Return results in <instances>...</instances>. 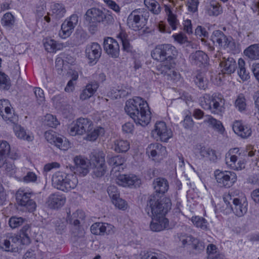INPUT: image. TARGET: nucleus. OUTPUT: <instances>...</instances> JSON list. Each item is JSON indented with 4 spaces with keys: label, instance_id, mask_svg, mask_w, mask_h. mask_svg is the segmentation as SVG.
Instances as JSON below:
<instances>
[{
    "label": "nucleus",
    "instance_id": "nucleus-1",
    "mask_svg": "<svg viewBox=\"0 0 259 259\" xmlns=\"http://www.w3.org/2000/svg\"><path fill=\"white\" fill-rule=\"evenodd\" d=\"M125 112L137 124L147 125L151 120V112L147 102L139 97L128 100L124 107Z\"/></svg>",
    "mask_w": 259,
    "mask_h": 259
},
{
    "label": "nucleus",
    "instance_id": "nucleus-2",
    "mask_svg": "<svg viewBox=\"0 0 259 259\" xmlns=\"http://www.w3.org/2000/svg\"><path fill=\"white\" fill-rule=\"evenodd\" d=\"M256 150L251 145H247L245 150L239 148L230 149L225 155V162L227 166L235 170H240L245 167L246 162L243 160H239L238 162V157L241 154H247L249 157H253L255 155Z\"/></svg>",
    "mask_w": 259,
    "mask_h": 259
},
{
    "label": "nucleus",
    "instance_id": "nucleus-3",
    "mask_svg": "<svg viewBox=\"0 0 259 259\" xmlns=\"http://www.w3.org/2000/svg\"><path fill=\"white\" fill-rule=\"evenodd\" d=\"M171 206L169 198L164 197L160 199L156 194L149 197L145 210L150 217L165 216L171 209Z\"/></svg>",
    "mask_w": 259,
    "mask_h": 259
},
{
    "label": "nucleus",
    "instance_id": "nucleus-4",
    "mask_svg": "<svg viewBox=\"0 0 259 259\" xmlns=\"http://www.w3.org/2000/svg\"><path fill=\"white\" fill-rule=\"evenodd\" d=\"M52 182L56 189L68 192L76 188L78 181L76 175L57 171L53 175Z\"/></svg>",
    "mask_w": 259,
    "mask_h": 259
},
{
    "label": "nucleus",
    "instance_id": "nucleus-5",
    "mask_svg": "<svg viewBox=\"0 0 259 259\" xmlns=\"http://www.w3.org/2000/svg\"><path fill=\"white\" fill-rule=\"evenodd\" d=\"M148 18L149 12L146 9H136L128 15L127 24L131 29L135 31L139 30L146 25Z\"/></svg>",
    "mask_w": 259,
    "mask_h": 259
},
{
    "label": "nucleus",
    "instance_id": "nucleus-6",
    "mask_svg": "<svg viewBox=\"0 0 259 259\" xmlns=\"http://www.w3.org/2000/svg\"><path fill=\"white\" fill-rule=\"evenodd\" d=\"M177 54L176 48L170 44L157 46L151 52L152 58L159 62L170 61Z\"/></svg>",
    "mask_w": 259,
    "mask_h": 259
},
{
    "label": "nucleus",
    "instance_id": "nucleus-7",
    "mask_svg": "<svg viewBox=\"0 0 259 259\" xmlns=\"http://www.w3.org/2000/svg\"><path fill=\"white\" fill-rule=\"evenodd\" d=\"M105 154L102 151H94L90 156V163L93 169V174L99 178L104 176L106 170Z\"/></svg>",
    "mask_w": 259,
    "mask_h": 259
},
{
    "label": "nucleus",
    "instance_id": "nucleus-8",
    "mask_svg": "<svg viewBox=\"0 0 259 259\" xmlns=\"http://www.w3.org/2000/svg\"><path fill=\"white\" fill-rule=\"evenodd\" d=\"M152 136L157 140L162 142H167L172 136V132L168 128L166 123L163 121H157L154 126V129L152 131Z\"/></svg>",
    "mask_w": 259,
    "mask_h": 259
},
{
    "label": "nucleus",
    "instance_id": "nucleus-9",
    "mask_svg": "<svg viewBox=\"0 0 259 259\" xmlns=\"http://www.w3.org/2000/svg\"><path fill=\"white\" fill-rule=\"evenodd\" d=\"M30 193L19 190L16 194V200L18 205L23 206V209L29 212H33L35 210L36 205L35 202L30 199Z\"/></svg>",
    "mask_w": 259,
    "mask_h": 259
},
{
    "label": "nucleus",
    "instance_id": "nucleus-10",
    "mask_svg": "<svg viewBox=\"0 0 259 259\" xmlns=\"http://www.w3.org/2000/svg\"><path fill=\"white\" fill-rule=\"evenodd\" d=\"M215 177L220 186L226 188L231 187L237 181L236 174L231 171L216 170Z\"/></svg>",
    "mask_w": 259,
    "mask_h": 259
},
{
    "label": "nucleus",
    "instance_id": "nucleus-11",
    "mask_svg": "<svg viewBox=\"0 0 259 259\" xmlns=\"http://www.w3.org/2000/svg\"><path fill=\"white\" fill-rule=\"evenodd\" d=\"M78 22V17L76 14H73L65 19L61 25V30L59 35L62 38L65 39L70 36L75 27Z\"/></svg>",
    "mask_w": 259,
    "mask_h": 259
},
{
    "label": "nucleus",
    "instance_id": "nucleus-12",
    "mask_svg": "<svg viewBox=\"0 0 259 259\" xmlns=\"http://www.w3.org/2000/svg\"><path fill=\"white\" fill-rule=\"evenodd\" d=\"M11 106V104L8 100H1L0 115L5 121L15 123L18 121V117L14 114V111Z\"/></svg>",
    "mask_w": 259,
    "mask_h": 259
},
{
    "label": "nucleus",
    "instance_id": "nucleus-13",
    "mask_svg": "<svg viewBox=\"0 0 259 259\" xmlns=\"http://www.w3.org/2000/svg\"><path fill=\"white\" fill-rule=\"evenodd\" d=\"M45 139L51 144H54L57 148L62 150H66L70 147L68 141L64 140L60 137L55 132L50 130L45 132Z\"/></svg>",
    "mask_w": 259,
    "mask_h": 259
},
{
    "label": "nucleus",
    "instance_id": "nucleus-14",
    "mask_svg": "<svg viewBox=\"0 0 259 259\" xmlns=\"http://www.w3.org/2000/svg\"><path fill=\"white\" fill-rule=\"evenodd\" d=\"M22 244L21 236L16 234L8 233L6 238L1 243L2 247L7 251H15L18 249L17 246L19 244Z\"/></svg>",
    "mask_w": 259,
    "mask_h": 259
},
{
    "label": "nucleus",
    "instance_id": "nucleus-15",
    "mask_svg": "<svg viewBox=\"0 0 259 259\" xmlns=\"http://www.w3.org/2000/svg\"><path fill=\"white\" fill-rule=\"evenodd\" d=\"M85 54L90 61L89 63L95 64L101 56L102 49L99 44L93 42L87 46Z\"/></svg>",
    "mask_w": 259,
    "mask_h": 259
},
{
    "label": "nucleus",
    "instance_id": "nucleus-16",
    "mask_svg": "<svg viewBox=\"0 0 259 259\" xmlns=\"http://www.w3.org/2000/svg\"><path fill=\"white\" fill-rule=\"evenodd\" d=\"M116 183L122 187H139L141 180L136 176L134 175H120L116 179Z\"/></svg>",
    "mask_w": 259,
    "mask_h": 259
},
{
    "label": "nucleus",
    "instance_id": "nucleus-17",
    "mask_svg": "<svg viewBox=\"0 0 259 259\" xmlns=\"http://www.w3.org/2000/svg\"><path fill=\"white\" fill-rule=\"evenodd\" d=\"M103 47L105 52L112 58H116L119 55L118 42L112 37H108L104 40Z\"/></svg>",
    "mask_w": 259,
    "mask_h": 259
},
{
    "label": "nucleus",
    "instance_id": "nucleus-18",
    "mask_svg": "<svg viewBox=\"0 0 259 259\" xmlns=\"http://www.w3.org/2000/svg\"><path fill=\"white\" fill-rule=\"evenodd\" d=\"M232 202L231 208L236 215L241 217L247 212L248 202L246 197L234 198Z\"/></svg>",
    "mask_w": 259,
    "mask_h": 259
},
{
    "label": "nucleus",
    "instance_id": "nucleus-19",
    "mask_svg": "<svg viewBox=\"0 0 259 259\" xmlns=\"http://www.w3.org/2000/svg\"><path fill=\"white\" fill-rule=\"evenodd\" d=\"M75 167H73L74 174L84 176L89 172V162L87 159L81 156H76L74 158Z\"/></svg>",
    "mask_w": 259,
    "mask_h": 259
},
{
    "label": "nucleus",
    "instance_id": "nucleus-20",
    "mask_svg": "<svg viewBox=\"0 0 259 259\" xmlns=\"http://www.w3.org/2000/svg\"><path fill=\"white\" fill-rule=\"evenodd\" d=\"M150 229L153 232H160L169 227V221L165 216L150 217Z\"/></svg>",
    "mask_w": 259,
    "mask_h": 259
},
{
    "label": "nucleus",
    "instance_id": "nucleus-21",
    "mask_svg": "<svg viewBox=\"0 0 259 259\" xmlns=\"http://www.w3.org/2000/svg\"><path fill=\"white\" fill-rule=\"evenodd\" d=\"M99 87L98 82L95 80L89 82L81 91L79 99L81 101L89 99L97 92Z\"/></svg>",
    "mask_w": 259,
    "mask_h": 259
},
{
    "label": "nucleus",
    "instance_id": "nucleus-22",
    "mask_svg": "<svg viewBox=\"0 0 259 259\" xmlns=\"http://www.w3.org/2000/svg\"><path fill=\"white\" fill-rule=\"evenodd\" d=\"M225 100L220 94H213L210 112L214 114L221 115L225 111Z\"/></svg>",
    "mask_w": 259,
    "mask_h": 259
},
{
    "label": "nucleus",
    "instance_id": "nucleus-23",
    "mask_svg": "<svg viewBox=\"0 0 259 259\" xmlns=\"http://www.w3.org/2000/svg\"><path fill=\"white\" fill-rule=\"evenodd\" d=\"M146 153L153 158H162L166 155V148L159 143L149 145L146 149Z\"/></svg>",
    "mask_w": 259,
    "mask_h": 259
},
{
    "label": "nucleus",
    "instance_id": "nucleus-24",
    "mask_svg": "<svg viewBox=\"0 0 259 259\" xmlns=\"http://www.w3.org/2000/svg\"><path fill=\"white\" fill-rule=\"evenodd\" d=\"M195 155L199 158H208L214 161L217 159L215 151L211 149L207 148L201 145L197 146L195 149Z\"/></svg>",
    "mask_w": 259,
    "mask_h": 259
},
{
    "label": "nucleus",
    "instance_id": "nucleus-25",
    "mask_svg": "<svg viewBox=\"0 0 259 259\" xmlns=\"http://www.w3.org/2000/svg\"><path fill=\"white\" fill-rule=\"evenodd\" d=\"M232 128L235 134L242 138H247L251 135V129L249 126L244 125L241 121L234 122Z\"/></svg>",
    "mask_w": 259,
    "mask_h": 259
},
{
    "label": "nucleus",
    "instance_id": "nucleus-26",
    "mask_svg": "<svg viewBox=\"0 0 259 259\" xmlns=\"http://www.w3.org/2000/svg\"><path fill=\"white\" fill-rule=\"evenodd\" d=\"M84 18L90 23L101 22L103 21V12L97 8L90 9L86 12Z\"/></svg>",
    "mask_w": 259,
    "mask_h": 259
},
{
    "label": "nucleus",
    "instance_id": "nucleus-27",
    "mask_svg": "<svg viewBox=\"0 0 259 259\" xmlns=\"http://www.w3.org/2000/svg\"><path fill=\"white\" fill-rule=\"evenodd\" d=\"M223 74H230L233 73L237 67L236 62L233 58H223L220 64Z\"/></svg>",
    "mask_w": 259,
    "mask_h": 259
},
{
    "label": "nucleus",
    "instance_id": "nucleus-28",
    "mask_svg": "<svg viewBox=\"0 0 259 259\" xmlns=\"http://www.w3.org/2000/svg\"><path fill=\"white\" fill-rule=\"evenodd\" d=\"M65 198L57 193L51 194L48 199L47 203L50 207L54 209L62 206L65 202Z\"/></svg>",
    "mask_w": 259,
    "mask_h": 259
},
{
    "label": "nucleus",
    "instance_id": "nucleus-29",
    "mask_svg": "<svg viewBox=\"0 0 259 259\" xmlns=\"http://www.w3.org/2000/svg\"><path fill=\"white\" fill-rule=\"evenodd\" d=\"M13 123V130L16 137L21 140L31 142L34 139V136L31 133H27L25 129L20 125Z\"/></svg>",
    "mask_w": 259,
    "mask_h": 259
},
{
    "label": "nucleus",
    "instance_id": "nucleus-30",
    "mask_svg": "<svg viewBox=\"0 0 259 259\" xmlns=\"http://www.w3.org/2000/svg\"><path fill=\"white\" fill-rule=\"evenodd\" d=\"M206 13L210 16H217L222 12V8L221 5L214 1H210L205 7Z\"/></svg>",
    "mask_w": 259,
    "mask_h": 259
},
{
    "label": "nucleus",
    "instance_id": "nucleus-31",
    "mask_svg": "<svg viewBox=\"0 0 259 259\" xmlns=\"http://www.w3.org/2000/svg\"><path fill=\"white\" fill-rule=\"evenodd\" d=\"M171 63L164 64L161 66V73L167 76L168 79L176 81L180 77V74L172 69Z\"/></svg>",
    "mask_w": 259,
    "mask_h": 259
},
{
    "label": "nucleus",
    "instance_id": "nucleus-32",
    "mask_svg": "<svg viewBox=\"0 0 259 259\" xmlns=\"http://www.w3.org/2000/svg\"><path fill=\"white\" fill-rule=\"evenodd\" d=\"M154 189L157 193H164L168 189L167 181L163 178L155 179L153 183Z\"/></svg>",
    "mask_w": 259,
    "mask_h": 259
},
{
    "label": "nucleus",
    "instance_id": "nucleus-33",
    "mask_svg": "<svg viewBox=\"0 0 259 259\" xmlns=\"http://www.w3.org/2000/svg\"><path fill=\"white\" fill-rule=\"evenodd\" d=\"M208 57L203 52L201 51H196L192 53L190 56V59L192 63L200 65L205 64L207 61Z\"/></svg>",
    "mask_w": 259,
    "mask_h": 259
},
{
    "label": "nucleus",
    "instance_id": "nucleus-34",
    "mask_svg": "<svg viewBox=\"0 0 259 259\" xmlns=\"http://www.w3.org/2000/svg\"><path fill=\"white\" fill-rule=\"evenodd\" d=\"M211 37L213 43H217L220 46L227 47L229 45L228 38L221 30L214 31Z\"/></svg>",
    "mask_w": 259,
    "mask_h": 259
},
{
    "label": "nucleus",
    "instance_id": "nucleus-35",
    "mask_svg": "<svg viewBox=\"0 0 259 259\" xmlns=\"http://www.w3.org/2000/svg\"><path fill=\"white\" fill-rule=\"evenodd\" d=\"M164 11L169 25L172 30H176L179 24L177 16L172 13L170 7L167 5H164Z\"/></svg>",
    "mask_w": 259,
    "mask_h": 259
},
{
    "label": "nucleus",
    "instance_id": "nucleus-36",
    "mask_svg": "<svg viewBox=\"0 0 259 259\" xmlns=\"http://www.w3.org/2000/svg\"><path fill=\"white\" fill-rule=\"evenodd\" d=\"M85 218V214L83 211L77 210L71 215L70 211L67 212V221L74 226H78L80 224V220H82Z\"/></svg>",
    "mask_w": 259,
    "mask_h": 259
},
{
    "label": "nucleus",
    "instance_id": "nucleus-37",
    "mask_svg": "<svg viewBox=\"0 0 259 259\" xmlns=\"http://www.w3.org/2000/svg\"><path fill=\"white\" fill-rule=\"evenodd\" d=\"M244 54L251 60L259 59V44L252 45L247 48Z\"/></svg>",
    "mask_w": 259,
    "mask_h": 259
},
{
    "label": "nucleus",
    "instance_id": "nucleus-38",
    "mask_svg": "<svg viewBox=\"0 0 259 259\" xmlns=\"http://www.w3.org/2000/svg\"><path fill=\"white\" fill-rule=\"evenodd\" d=\"M0 153L8 156L13 159L18 157L16 153L11 151L10 145L6 141H0Z\"/></svg>",
    "mask_w": 259,
    "mask_h": 259
},
{
    "label": "nucleus",
    "instance_id": "nucleus-39",
    "mask_svg": "<svg viewBox=\"0 0 259 259\" xmlns=\"http://www.w3.org/2000/svg\"><path fill=\"white\" fill-rule=\"evenodd\" d=\"M205 117L206 118L204 120V123H208L213 128L217 130L220 133H223L225 128L220 121L218 120L210 115H206Z\"/></svg>",
    "mask_w": 259,
    "mask_h": 259
},
{
    "label": "nucleus",
    "instance_id": "nucleus-40",
    "mask_svg": "<svg viewBox=\"0 0 259 259\" xmlns=\"http://www.w3.org/2000/svg\"><path fill=\"white\" fill-rule=\"evenodd\" d=\"M144 4L153 14L158 15L161 11L160 4L155 0H144Z\"/></svg>",
    "mask_w": 259,
    "mask_h": 259
},
{
    "label": "nucleus",
    "instance_id": "nucleus-41",
    "mask_svg": "<svg viewBox=\"0 0 259 259\" xmlns=\"http://www.w3.org/2000/svg\"><path fill=\"white\" fill-rule=\"evenodd\" d=\"M130 147V143L126 140H119L114 142L113 149L118 153L125 152Z\"/></svg>",
    "mask_w": 259,
    "mask_h": 259
},
{
    "label": "nucleus",
    "instance_id": "nucleus-42",
    "mask_svg": "<svg viewBox=\"0 0 259 259\" xmlns=\"http://www.w3.org/2000/svg\"><path fill=\"white\" fill-rule=\"evenodd\" d=\"M117 37L122 43V50L127 52H130L132 50V46L130 43V40L127 34L123 31H121L117 35Z\"/></svg>",
    "mask_w": 259,
    "mask_h": 259
},
{
    "label": "nucleus",
    "instance_id": "nucleus-43",
    "mask_svg": "<svg viewBox=\"0 0 259 259\" xmlns=\"http://www.w3.org/2000/svg\"><path fill=\"white\" fill-rule=\"evenodd\" d=\"M45 49L49 52H54L63 48V45L57 43L54 39H47L44 43Z\"/></svg>",
    "mask_w": 259,
    "mask_h": 259
},
{
    "label": "nucleus",
    "instance_id": "nucleus-44",
    "mask_svg": "<svg viewBox=\"0 0 259 259\" xmlns=\"http://www.w3.org/2000/svg\"><path fill=\"white\" fill-rule=\"evenodd\" d=\"M213 95L210 96L209 94H205L200 98V105L204 109L210 110Z\"/></svg>",
    "mask_w": 259,
    "mask_h": 259
},
{
    "label": "nucleus",
    "instance_id": "nucleus-45",
    "mask_svg": "<svg viewBox=\"0 0 259 259\" xmlns=\"http://www.w3.org/2000/svg\"><path fill=\"white\" fill-rule=\"evenodd\" d=\"M66 9L62 4H55L52 6V12L56 18L60 19L63 17L66 13Z\"/></svg>",
    "mask_w": 259,
    "mask_h": 259
},
{
    "label": "nucleus",
    "instance_id": "nucleus-46",
    "mask_svg": "<svg viewBox=\"0 0 259 259\" xmlns=\"http://www.w3.org/2000/svg\"><path fill=\"white\" fill-rule=\"evenodd\" d=\"M238 74L241 79L243 81L247 80L249 78V73L246 71L245 68L244 61L240 58L238 61Z\"/></svg>",
    "mask_w": 259,
    "mask_h": 259
},
{
    "label": "nucleus",
    "instance_id": "nucleus-47",
    "mask_svg": "<svg viewBox=\"0 0 259 259\" xmlns=\"http://www.w3.org/2000/svg\"><path fill=\"white\" fill-rule=\"evenodd\" d=\"M30 226L29 225H24L20 231V235L22 237V244L28 245L30 243L29 237Z\"/></svg>",
    "mask_w": 259,
    "mask_h": 259
},
{
    "label": "nucleus",
    "instance_id": "nucleus-48",
    "mask_svg": "<svg viewBox=\"0 0 259 259\" xmlns=\"http://www.w3.org/2000/svg\"><path fill=\"white\" fill-rule=\"evenodd\" d=\"M191 221L196 227L199 228L203 230L208 229V222L203 218L198 216L193 217L192 218Z\"/></svg>",
    "mask_w": 259,
    "mask_h": 259
},
{
    "label": "nucleus",
    "instance_id": "nucleus-49",
    "mask_svg": "<svg viewBox=\"0 0 259 259\" xmlns=\"http://www.w3.org/2000/svg\"><path fill=\"white\" fill-rule=\"evenodd\" d=\"M105 130L101 127H97L93 131L88 132V134L86 136L85 139L91 141L96 140L99 136L102 135L104 134Z\"/></svg>",
    "mask_w": 259,
    "mask_h": 259
},
{
    "label": "nucleus",
    "instance_id": "nucleus-50",
    "mask_svg": "<svg viewBox=\"0 0 259 259\" xmlns=\"http://www.w3.org/2000/svg\"><path fill=\"white\" fill-rule=\"evenodd\" d=\"M124 162V158L119 155L111 157L108 161L109 164L113 166L114 168L123 165Z\"/></svg>",
    "mask_w": 259,
    "mask_h": 259
},
{
    "label": "nucleus",
    "instance_id": "nucleus-51",
    "mask_svg": "<svg viewBox=\"0 0 259 259\" xmlns=\"http://www.w3.org/2000/svg\"><path fill=\"white\" fill-rule=\"evenodd\" d=\"M84 133L85 131H83L82 128L78 119H77L76 123L70 128L69 134L71 136H74L77 135H82Z\"/></svg>",
    "mask_w": 259,
    "mask_h": 259
},
{
    "label": "nucleus",
    "instance_id": "nucleus-52",
    "mask_svg": "<svg viewBox=\"0 0 259 259\" xmlns=\"http://www.w3.org/2000/svg\"><path fill=\"white\" fill-rule=\"evenodd\" d=\"M78 119L82 128L85 131V133L92 130L93 125L90 119L86 118H79Z\"/></svg>",
    "mask_w": 259,
    "mask_h": 259
},
{
    "label": "nucleus",
    "instance_id": "nucleus-53",
    "mask_svg": "<svg viewBox=\"0 0 259 259\" xmlns=\"http://www.w3.org/2000/svg\"><path fill=\"white\" fill-rule=\"evenodd\" d=\"M25 221V219L22 217H12L9 219V224L12 229H15L22 225Z\"/></svg>",
    "mask_w": 259,
    "mask_h": 259
},
{
    "label": "nucleus",
    "instance_id": "nucleus-54",
    "mask_svg": "<svg viewBox=\"0 0 259 259\" xmlns=\"http://www.w3.org/2000/svg\"><path fill=\"white\" fill-rule=\"evenodd\" d=\"M10 85L8 76L4 72L0 71V89L8 90Z\"/></svg>",
    "mask_w": 259,
    "mask_h": 259
},
{
    "label": "nucleus",
    "instance_id": "nucleus-55",
    "mask_svg": "<svg viewBox=\"0 0 259 259\" xmlns=\"http://www.w3.org/2000/svg\"><path fill=\"white\" fill-rule=\"evenodd\" d=\"M112 201L115 206L119 209L124 210L128 207L127 202L124 200L120 198L119 196L114 198Z\"/></svg>",
    "mask_w": 259,
    "mask_h": 259
},
{
    "label": "nucleus",
    "instance_id": "nucleus-56",
    "mask_svg": "<svg viewBox=\"0 0 259 259\" xmlns=\"http://www.w3.org/2000/svg\"><path fill=\"white\" fill-rule=\"evenodd\" d=\"M195 84L200 89L204 90L207 86V80L204 79L203 75L201 73L198 74L194 78Z\"/></svg>",
    "mask_w": 259,
    "mask_h": 259
},
{
    "label": "nucleus",
    "instance_id": "nucleus-57",
    "mask_svg": "<svg viewBox=\"0 0 259 259\" xmlns=\"http://www.w3.org/2000/svg\"><path fill=\"white\" fill-rule=\"evenodd\" d=\"M2 23L6 26H12L14 23V18L13 15L10 13H6L2 19Z\"/></svg>",
    "mask_w": 259,
    "mask_h": 259
},
{
    "label": "nucleus",
    "instance_id": "nucleus-58",
    "mask_svg": "<svg viewBox=\"0 0 259 259\" xmlns=\"http://www.w3.org/2000/svg\"><path fill=\"white\" fill-rule=\"evenodd\" d=\"M45 124L49 126L54 127L59 124V121L56 117L52 114H47L45 119Z\"/></svg>",
    "mask_w": 259,
    "mask_h": 259
},
{
    "label": "nucleus",
    "instance_id": "nucleus-59",
    "mask_svg": "<svg viewBox=\"0 0 259 259\" xmlns=\"http://www.w3.org/2000/svg\"><path fill=\"white\" fill-rule=\"evenodd\" d=\"M33 90L38 104H43L45 101L44 91L39 88H35Z\"/></svg>",
    "mask_w": 259,
    "mask_h": 259
},
{
    "label": "nucleus",
    "instance_id": "nucleus-60",
    "mask_svg": "<svg viewBox=\"0 0 259 259\" xmlns=\"http://www.w3.org/2000/svg\"><path fill=\"white\" fill-rule=\"evenodd\" d=\"M183 127L186 130H192L194 122L191 115H186L184 120L181 122Z\"/></svg>",
    "mask_w": 259,
    "mask_h": 259
},
{
    "label": "nucleus",
    "instance_id": "nucleus-61",
    "mask_svg": "<svg viewBox=\"0 0 259 259\" xmlns=\"http://www.w3.org/2000/svg\"><path fill=\"white\" fill-rule=\"evenodd\" d=\"M91 232L95 235H103V223H96L91 227Z\"/></svg>",
    "mask_w": 259,
    "mask_h": 259
},
{
    "label": "nucleus",
    "instance_id": "nucleus-62",
    "mask_svg": "<svg viewBox=\"0 0 259 259\" xmlns=\"http://www.w3.org/2000/svg\"><path fill=\"white\" fill-rule=\"evenodd\" d=\"M235 106L238 109L241 111L244 110L246 108L245 99L242 95L238 96L235 101Z\"/></svg>",
    "mask_w": 259,
    "mask_h": 259
},
{
    "label": "nucleus",
    "instance_id": "nucleus-63",
    "mask_svg": "<svg viewBox=\"0 0 259 259\" xmlns=\"http://www.w3.org/2000/svg\"><path fill=\"white\" fill-rule=\"evenodd\" d=\"M192 248L197 252H200L205 248L204 243L197 238H194L192 244Z\"/></svg>",
    "mask_w": 259,
    "mask_h": 259
},
{
    "label": "nucleus",
    "instance_id": "nucleus-64",
    "mask_svg": "<svg viewBox=\"0 0 259 259\" xmlns=\"http://www.w3.org/2000/svg\"><path fill=\"white\" fill-rule=\"evenodd\" d=\"M194 237L191 235H181L179 237L180 241L181 242L182 245L185 246L186 245H191L192 244Z\"/></svg>",
    "mask_w": 259,
    "mask_h": 259
}]
</instances>
